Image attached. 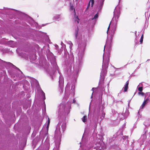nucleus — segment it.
<instances>
[{
    "instance_id": "f257e3e1",
    "label": "nucleus",
    "mask_w": 150,
    "mask_h": 150,
    "mask_svg": "<svg viewBox=\"0 0 150 150\" xmlns=\"http://www.w3.org/2000/svg\"><path fill=\"white\" fill-rule=\"evenodd\" d=\"M78 28L77 26L76 28L74 35L77 41L79 40L78 47L76 50L77 56L76 57L75 64L73 67V78L75 79L77 78L78 73L80 71L83 62V57L84 51L86 46V38H83L81 35L78 33Z\"/></svg>"
},
{
    "instance_id": "f03ea898",
    "label": "nucleus",
    "mask_w": 150,
    "mask_h": 150,
    "mask_svg": "<svg viewBox=\"0 0 150 150\" xmlns=\"http://www.w3.org/2000/svg\"><path fill=\"white\" fill-rule=\"evenodd\" d=\"M120 12L119 8L117 7L115 8L113 12L114 16L108 28L107 31L108 34V38L105 45L104 47V51L105 47H106V50L108 51H109L110 50L113 36L116 29L117 20L120 16Z\"/></svg>"
},
{
    "instance_id": "7ed1b4c3",
    "label": "nucleus",
    "mask_w": 150,
    "mask_h": 150,
    "mask_svg": "<svg viewBox=\"0 0 150 150\" xmlns=\"http://www.w3.org/2000/svg\"><path fill=\"white\" fill-rule=\"evenodd\" d=\"M48 59L51 62V64L53 65V68L51 67L50 66L48 65L47 67H45L46 71L50 75L52 80L53 79V77L55 76V72L57 70L59 75V91L60 93L63 91L64 79L63 76L58 69V68L55 61V58L53 54L51 52L47 55Z\"/></svg>"
},
{
    "instance_id": "20e7f679",
    "label": "nucleus",
    "mask_w": 150,
    "mask_h": 150,
    "mask_svg": "<svg viewBox=\"0 0 150 150\" xmlns=\"http://www.w3.org/2000/svg\"><path fill=\"white\" fill-rule=\"evenodd\" d=\"M71 102H68L65 103L62 102L59 105L58 109V117L60 118L64 119L70 112Z\"/></svg>"
},
{
    "instance_id": "39448f33",
    "label": "nucleus",
    "mask_w": 150,
    "mask_h": 150,
    "mask_svg": "<svg viewBox=\"0 0 150 150\" xmlns=\"http://www.w3.org/2000/svg\"><path fill=\"white\" fill-rule=\"evenodd\" d=\"M105 53L104 52L103 56V63L102 70L100 74V78L99 81V85L103 83L105 77L106 75L107 69L109 62V57L108 55L105 57Z\"/></svg>"
},
{
    "instance_id": "423d86ee",
    "label": "nucleus",
    "mask_w": 150,
    "mask_h": 150,
    "mask_svg": "<svg viewBox=\"0 0 150 150\" xmlns=\"http://www.w3.org/2000/svg\"><path fill=\"white\" fill-rule=\"evenodd\" d=\"M61 124L59 122L57 124L55 131L54 138L55 139V146L53 150H59V145L61 141V135L60 130Z\"/></svg>"
},
{
    "instance_id": "0eeeda50",
    "label": "nucleus",
    "mask_w": 150,
    "mask_h": 150,
    "mask_svg": "<svg viewBox=\"0 0 150 150\" xmlns=\"http://www.w3.org/2000/svg\"><path fill=\"white\" fill-rule=\"evenodd\" d=\"M70 85L68 83H67L65 89V95L64 99H66L67 98L70 97L71 98H74V86L73 84L72 85L71 90H70Z\"/></svg>"
},
{
    "instance_id": "6e6552de",
    "label": "nucleus",
    "mask_w": 150,
    "mask_h": 150,
    "mask_svg": "<svg viewBox=\"0 0 150 150\" xmlns=\"http://www.w3.org/2000/svg\"><path fill=\"white\" fill-rule=\"evenodd\" d=\"M102 138V137L101 136L100 138H99L98 139L100 140V141L98 143H96V146L95 148L97 150L98 149L101 150V149H105V147L103 146L104 145V143H103V141H101Z\"/></svg>"
},
{
    "instance_id": "1a4fd4ad",
    "label": "nucleus",
    "mask_w": 150,
    "mask_h": 150,
    "mask_svg": "<svg viewBox=\"0 0 150 150\" xmlns=\"http://www.w3.org/2000/svg\"><path fill=\"white\" fill-rule=\"evenodd\" d=\"M100 110V108H99L98 110H97L96 111V116L95 117V118L97 120H98L99 119V117H100V119L102 120H103L105 117V113L103 111H102L101 115V116L99 115V111Z\"/></svg>"
},
{
    "instance_id": "9d476101",
    "label": "nucleus",
    "mask_w": 150,
    "mask_h": 150,
    "mask_svg": "<svg viewBox=\"0 0 150 150\" xmlns=\"http://www.w3.org/2000/svg\"><path fill=\"white\" fill-rule=\"evenodd\" d=\"M98 17V13L96 14L94 16V17L92 19L91 23L90 24V29L92 30L94 25L95 24V23L96 21V19Z\"/></svg>"
},
{
    "instance_id": "9b49d317",
    "label": "nucleus",
    "mask_w": 150,
    "mask_h": 150,
    "mask_svg": "<svg viewBox=\"0 0 150 150\" xmlns=\"http://www.w3.org/2000/svg\"><path fill=\"white\" fill-rule=\"evenodd\" d=\"M104 1L105 0H99L98 1L97 6L98 7L99 10H100L102 8Z\"/></svg>"
},
{
    "instance_id": "f8f14e48",
    "label": "nucleus",
    "mask_w": 150,
    "mask_h": 150,
    "mask_svg": "<svg viewBox=\"0 0 150 150\" xmlns=\"http://www.w3.org/2000/svg\"><path fill=\"white\" fill-rule=\"evenodd\" d=\"M74 60V56L72 54H70L69 57V58L68 59V63L69 64H70L71 65V64L73 63Z\"/></svg>"
},
{
    "instance_id": "ddd939ff",
    "label": "nucleus",
    "mask_w": 150,
    "mask_h": 150,
    "mask_svg": "<svg viewBox=\"0 0 150 150\" xmlns=\"http://www.w3.org/2000/svg\"><path fill=\"white\" fill-rule=\"evenodd\" d=\"M11 10L8 9L6 8L4 10H0V11L1 13L4 14H10V13L11 12Z\"/></svg>"
},
{
    "instance_id": "4468645a",
    "label": "nucleus",
    "mask_w": 150,
    "mask_h": 150,
    "mask_svg": "<svg viewBox=\"0 0 150 150\" xmlns=\"http://www.w3.org/2000/svg\"><path fill=\"white\" fill-rule=\"evenodd\" d=\"M2 61L4 63H6V65H7L9 67H12L14 69H17L20 72H21V73H22V72L18 68L16 67L12 63H11L10 62H5V61Z\"/></svg>"
},
{
    "instance_id": "2eb2a0df",
    "label": "nucleus",
    "mask_w": 150,
    "mask_h": 150,
    "mask_svg": "<svg viewBox=\"0 0 150 150\" xmlns=\"http://www.w3.org/2000/svg\"><path fill=\"white\" fill-rule=\"evenodd\" d=\"M61 18L60 15H57L54 17L53 19L55 21H59L60 20Z\"/></svg>"
},
{
    "instance_id": "dca6fc26",
    "label": "nucleus",
    "mask_w": 150,
    "mask_h": 150,
    "mask_svg": "<svg viewBox=\"0 0 150 150\" xmlns=\"http://www.w3.org/2000/svg\"><path fill=\"white\" fill-rule=\"evenodd\" d=\"M129 83V81H127L126 83V84L125 85L124 87L123 88V89H124V91L126 92L127 91Z\"/></svg>"
},
{
    "instance_id": "f3484780",
    "label": "nucleus",
    "mask_w": 150,
    "mask_h": 150,
    "mask_svg": "<svg viewBox=\"0 0 150 150\" xmlns=\"http://www.w3.org/2000/svg\"><path fill=\"white\" fill-rule=\"evenodd\" d=\"M148 100L149 99L148 98H147L145 100H144L142 103V106H141L140 108H143L144 107L145 105L148 103Z\"/></svg>"
},
{
    "instance_id": "a211bd4d",
    "label": "nucleus",
    "mask_w": 150,
    "mask_h": 150,
    "mask_svg": "<svg viewBox=\"0 0 150 150\" xmlns=\"http://www.w3.org/2000/svg\"><path fill=\"white\" fill-rule=\"evenodd\" d=\"M62 130L64 132L66 128V125L65 122H63L62 125Z\"/></svg>"
},
{
    "instance_id": "6ab92c4d",
    "label": "nucleus",
    "mask_w": 150,
    "mask_h": 150,
    "mask_svg": "<svg viewBox=\"0 0 150 150\" xmlns=\"http://www.w3.org/2000/svg\"><path fill=\"white\" fill-rule=\"evenodd\" d=\"M74 19V22L76 24H78L79 23V19L77 16H76L75 15V17Z\"/></svg>"
},
{
    "instance_id": "aec40b11",
    "label": "nucleus",
    "mask_w": 150,
    "mask_h": 150,
    "mask_svg": "<svg viewBox=\"0 0 150 150\" xmlns=\"http://www.w3.org/2000/svg\"><path fill=\"white\" fill-rule=\"evenodd\" d=\"M87 116L86 115H84L82 118V120L83 122H85L87 121Z\"/></svg>"
},
{
    "instance_id": "412c9836",
    "label": "nucleus",
    "mask_w": 150,
    "mask_h": 150,
    "mask_svg": "<svg viewBox=\"0 0 150 150\" xmlns=\"http://www.w3.org/2000/svg\"><path fill=\"white\" fill-rule=\"evenodd\" d=\"M91 6L92 7L93 4L94 3V0H91ZM90 3H91V1L89 2V4L88 5V6L89 5H90Z\"/></svg>"
},
{
    "instance_id": "4be33fe9",
    "label": "nucleus",
    "mask_w": 150,
    "mask_h": 150,
    "mask_svg": "<svg viewBox=\"0 0 150 150\" xmlns=\"http://www.w3.org/2000/svg\"><path fill=\"white\" fill-rule=\"evenodd\" d=\"M138 90L140 92L142 91L143 90L142 87H138Z\"/></svg>"
},
{
    "instance_id": "5701e85b",
    "label": "nucleus",
    "mask_w": 150,
    "mask_h": 150,
    "mask_svg": "<svg viewBox=\"0 0 150 150\" xmlns=\"http://www.w3.org/2000/svg\"><path fill=\"white\" fill-rule=\"evenodd\" d=\"M35 81V86H37L39 85V83L37 80H36L35 79L34 80Z\"/></svg>"
},
{
    "instance_id": "b1692460",
    "label": "nucleus",
    "mask_w": 150,
    "mask_h": 150,
    "mask_svg": "<svg viewBox=\"0 0 150 150\" xmlns=\"http://www.w3.org/2000/svg\"><path fill=\"white\" fill-rule=\"evenodd\" d=\"M138 93L139 95H141L142 96H144V93L143 92H139Z\"/></svg>"
},
{
    "instance_id": "393cba45",
    "label": "nucleus",
    "mask_w": 150,
    "mask_h": 150,
    "mask_svg": "<svg viewBox=\"0 0 150 150\" xmlns=\"http://www.w3.org/2000/svg\"><path fill=\"white\" fill-rule=\"evenodd\" d=\"M123 139L124 140H126V139H127V140L128 139V137L127 136H123Z\"/></svg>"
},
{
    "instance_id": "a878e982",
    "label": "nucleus",
    "mask_w": 150,
    "mask_h": 150,
    "mask_svg": "<svg viewBox=\"0 0 150 150\" xmlns=\"http://www.w3.org/2000/svg\"><path fill=\"white\" fill-rule=\"evenodd\" d=\"M50 122V119H49V118H48V122H47V128H48L49 126Z\"/></svg>"
},
{
    "instance_id": "bb28decb",
    "label": "nucleus",
    "mask_w": 150,
    "mask_h": 150,
    "mask_svg": "<svg viewBox=\"0 0 150 150\" xmlns=\"http://www.w3.org/2000/svg\"><path fill=\"white\" fill-rule=\"evenodd\" d=\"M99 100L101 102L102 101V95H101L99 96Z\"/></svg>"
},
{
    "instance_id": "cd10ccee",
    "label": "nucleus",
    "mask_w": 150,
    "mask_h": 150,
    "mask_svg": "<svg viewBox=\"0 0 150 150\" xmlns=\"http://www.w3.org/2000/svg\"><path fill=\"white\" fill-rule=\"evenodd\" d=\"M70 10H74V7L72 6H71L70 8Z\"/></svg>"
},
{
    "instance_id": "c85d7f7f",
    "label": "nucleus",
    "mask_w": 150,
    "mask_h": 150,
    "mask_svg": "<svg viewBox=\"0 0 150 150\" xmlns=\"http://www.w3.org/2000/svg\"><path fill=\"white\" fill-rule=\"evenodd\" d=\"M68 44L70 45V44H71L72 43L71 41H69L68 42Z\"/></svg>"
},
{
    "instance_id": "c756f323",
    "label": "nucleus",
    "mask_w": 150,
    "mask_h": 150,
    "mask_svg": "<svg viewBox=\"0 0 150 150\" xmlns=\"http://www.w3.org/2000/svg\"><path fill=\"white\" fill-rule=\"evenodd\" d=\"M72 45H73V44H70V45H69V47H70V49H71L72 47Z\"/></svg>"
},
{
    "instance_id": "7c9ffc66",
    "label": "nucleus",
    "mask_w": 150,
    "mask_h": 150,
    "mask_svg": "<svg viewBox=\"0 0 150 150\" xmlns=\"http://www.w3.org/2000/svg\"><path fill=\"white\" fill-rule=\"evenodd\" d=\"M143 41V39H140V42L141 44H142V43Z\"/></svg>"
},
{
    "instance_id": "2f4dec72",
    "label": "nucleus",
    "mask_w": 150,
    "mask_h": 150,
    "mask_svg": "<svg viewBox=\"0 0 150 150\" xmlns=\"http://www.w3.org/2000/svg\"><path fill=\"white\" fill-rule=\"evenodd\" d=\"M97 126V123H95L94 127V129H95L96 128Z\"/></svg>"
},
{
    "instance_id": "473e14b6",
    "label": "nucleus",
    "mask_w": 150,
    "mask_h": 150,
    "mask_svg": "<svg viewBox=\"0 0 150 150\" xmlns=\"http://www.w3.org/2000/svg\"><path fill=\"white\" fill-rule=\"evenodd\" d=\"M55 47L57 50V48L59 47L57 45H56Z\"/></svg>"
},
{
    "instance_id": "72a5a7b5",
    "label": "nucleus",
    "mask_w": 150,
    "mask_h": 150,
    "mask_svg": "<svg viewBox=\"0 0 150 150\" xmlns=\"http://www.w3.org/2000/svg\"><path fill=\"white\" fill-rule=\"evenodd\" d=\"M76 101L74 99L73 101L72 102V103H75Z\"/></svg>"
},
{
    "instance_id": "f704fd0d",
    "label": "nucleus",
    "mask_w": 150,
    "mask_h": 150,
    "mask_svg": "<svg viewBox=\"0 0 150 150\" xmlns=\"http://www.w3.org/2000/svg\"><path fill=\"white\" fill-rule=\"evenodd\" d=\"M42 92L43 94V95L44 97V99H45V94L44 92H43V91H42Z\"/></svg>"
},
{
    "instance_id": "c9c22d12",
    "label": "nucleus",
    "mask_w": 150,
    "mask_h": 150,
    "mask_svg": "<svg viewBox=\"0 0 150 150\" xmlns=\"http://www.w3.org/2000/svg\"><path fill=\"white\" fill-rule=\"evenodd\" d=\"M143 37H144V36H143V35H142L141 37V39H143Z\"/></svg>"
},
{
    "instance_id": "e433bc0d",
    "label": "nucleus",
    "mask_w": 150,
    "mask_h": 150,
    "mask_svg": "<svg viewBox=\"0 0 150 150\" xmlns=\"http://www.w3.org/2000/svg\"><path fill=\"white\" fill-rule=\"evenodd\" d=\"M35 59H36V57H35V55H34V58L33 59V60H35Z\"/></svg>"
},
{
    "instance_id": "4c0bfd02",
    "label": "nucleus",
    "mask_w": 150,
    "mask_h": 150,
    "mask_svg": "<svg viewBox=\"0 0 150 150\" xmlns=\"http://www.w3.org/2000/svg\"><path fill=\"white\" fill-rule=\"evenodd\" d=\"M1 24H2V21L0 20V25H1Z\"/></svg>"
},
{
    "instance_id": "58836bf2",
    "label": "nucleus",
    "mask_w": 150,
    "mask_h": 150,
    "mask_svg": "<svg viewBox=\"0 0 150 150\" xmlns=\"http://www.w3.org/2000/svg\"><path fill=\"white\" fill-rule=\"evenodd\" d=\"M29 59L31 60L32 59V58L30 56H29Z\"/></svg>"
},
{
    "instance_id": "ea45409f",
    "label": "nucleus",
    "mask_w": 150,
    "mask_h": 150,
    "mask_svg": "<svg viewBox=\"0 0 150 150\" xmlns=\"http://www.w3.org/2000/svg\"><path fill=\"white\" fill-rule=\"evenodd\" d=\"M94 88H92V89L91 90H92V91H94Z\"/></svg>"
},
{
    "instance_id": "a19ab883",
    "label": "nucleus",
    "mask_w": 150,
    "mask_h": 150,
    "mask_svg": "<svg viewBox=\"0 0 150 150\" xmlns=\"http://www.w3.org/2000/svg\"><path fill=\"white\" fill-rule=\"evenodd\" d=\"M140 64L139 65V66L138 67V68H139V67H140Z\"/></svg>"
},
{
    "instance_id": "79ce46f5",
    "label": "nucleus",
    "mask_w": 150,
    "mask_h": 150,
    "mask_svg": "<svg viewBox=\"0 0 150 150\" xmlns=\"http://www.w3.org/2000/svg\"><path fill=\"white\" fill-rule=\"evenodd\" d=\"M93 93H92V94H93ZM92 97H93V96H92H92H91V98H92Z\"/></svg>"
},
{
    "instance_id": "37998d69",
    "label": "nucleus",
    "mask_w": 150,
    "mask_h": 150,
    "mask_svg": "<svg viewBox=\"0 0 150 150\" xmlns=\"http://www.w3.org/2000/svg\"><path fill=\"white\" fill-rule=\"evenodd\" d=\"M10 42H13L12 41H10Z\"/></svg>"
},
{
    "instance_id": "c03bdc74",
    "label": "nucleus",
    "mask_w": 150,
    "mask_h": 150,
    "mask_svg": "<svg viewBox=\"0 0 150 150\" xmlns=\"http://www.w3.org/2000/svg\"><path fill=\"white\" fill-rule=\"evenodd\" d=\"M142 85V84L141 83H140L139 85H140L141 86Z\"/></svg>"
},
{
    "instance_id": "a18cd8bd",
    "label": "nucleus",
    "mask_w": 150,
    "mask_h": 150,
    "mask_svg": "<svg viewBox=\"0 0 150 150\" xmlns=\"http://www.w3.org/2000/svg\"><path fill=\"white\" fill-rule=\"evenodd\" d=\"M75 9H74V12H75Z\"/></svg>"
},
{
    "instance_id": "49530a36",
    "label": "nucleus",
    "mask_w": 150,
    "mask_h": 150,
    "mask_svg": "<svg viewBox=\"0 0 150 150\" xmlns=\"http://www.w3.org/2000/svg\"><path fill=\"white\" fill-rule=\"evenodd\" d=\"M144 125L145 126H146V125L144 123Z\"/></svg>"
},
{
    "instance_id": "de8ad7c7",
    "label": "nucleus",
    "mask_w": 150,
    "mask_h": 150,
    "mask_svg": "<svg viewBox=\"0 0 150 150\" xmlns=\"http://www.w3.org/2000/svg\"><path fill=\"white\" fill-rule=\"evenodd\" d=\"M150 60V59H148V60H147V61H148V60Z\"/></svg>"
},
{
    "instance_id": "09e8293b",
    "label": "nucleus",
    "mask_w": 150,
    "mask_h": 150,
    "mask_svg": "<svg viewBox=\"0 0 150 150\" xmlns=\"http://www.w3.org/2000/svg\"><path fill=\"white\" fill-rule=\"evenodd\" d=\"M119 0V2H120V0Z\"/></svg>"
}]
</instances>
